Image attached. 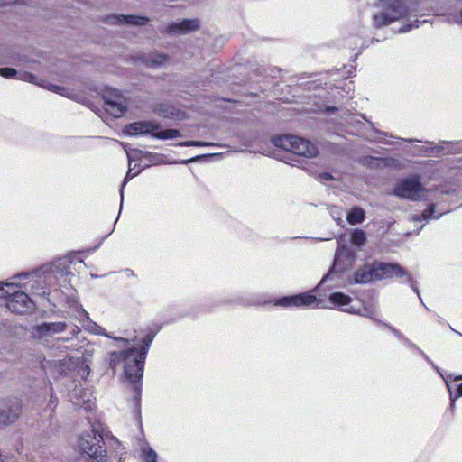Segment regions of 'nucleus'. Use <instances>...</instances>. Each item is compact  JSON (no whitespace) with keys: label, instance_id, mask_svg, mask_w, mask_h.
<instances>
[{"label":"nucleus","instance_id":"obj_1","mask_svg":"<svg viewBox=\"0 0 462 462\" xmlns=\"http://www.w3.org/2000/svg\"><path fill=\"white\" fill-rule=\"evenodd\" d=\"M112 356L111 362H115L116 358L125 363V377L131 383L135 399L138 401L141 395V379L143 374L145 352H139L137 348L132 347L120 353L115 352Z\"/></svg>","mask_w":462,"mask_h":462},{"label":"nucleus","instance_id":"obj_2","mask_svg":"<svg viewBox=\"0 0 462 462\" xmlns=\"http://www.w3.org/2000/svg\"><path fill=\"white\" fill-rule=\"evenodd\" d=\"M407 275L408 280L412 282L411 275L409 274L399 264L374 263L365 264L355 273V283H367L373 280L392 278L394 276Z\"/></svg>","mask_w":462,"mask_h":462},{"label":"nucleus","instance_id":"obj_3","mask_svg":"<svg viewBox=\"0 0 462 462\" xmlns=\"http://www.w3.org/2000/svg\"><path fill=\"white\" fill-rule=\"evenodd\" d=\"M0 298H6V307L14 313L25 314L34 308L30 297L14 282H5V287H0Z\"/></svg>","mask_w":462,"mask_h":462},{"label":"nucleus","instance_id":"obj_4","mask_svg":"<svg viewBox=\"0 0 462 462\" xmlns=\"http://www.w3.org/2000/svg\"><path fill=\"white\" fill-rule=\"evenodd\" d=\"M124 133L127 135L152 134L153 138L161 140L175 139L181 136L177 129L160 130L159 124L152 121H138L126 125Z\"/></svg>","mask_w":462,"mask_h":462},{"label":"nucleus","instance_id":"obj_5","mask_svg":"<svg viewBox=\"0 0 462 462\" xmlns=\"http://www.w3.org/2000/svg\"><path fill=\"white\" fill-rule=\"evenodd\" d=\"M275 146L289 151L296 155L313 158L318 155L317 147L303 138L294 135H282L273 139Z\"/></svg>","mask_w":462,"mask_h":462},{"label":"nucleus","instance_id":"obj_6","mask_svg":"<svg viewBox=\"0 0 462 462\" xmlns=\"http://www.w3.org/2000/svg\"><path fill=\"white\" fill-rule=\"evenodd\" d=\"M393 194L402 199L416 201L425 199L428 197V189L422 186L418 176H411L397 180Z\"/></svg>","mask_w":462,"mask_h":462},{"label":"nucleus","instance_id":"obj_7","mask_svg":"<svg viewBox=\"0 0 462 462\" xmlns=\"http://www.w3.org/2000/svg\"><path fill=\"white\" fill-rule=\"evenodd\" d=\"M382 11L374 15L376 26H383L396 21L406 14V9L400 0H381Z\"/></svg>","mask_w":462,"mask_h":462},{"label":"nucleus","instance_id":"obj_8","mask_svg":"<svg viewBox=\"0 0 462 462\" xmlns=\"http://www.w3.org/2000/svg\"><path fill=\"white\" fill-rule=\"evenodd\" d=\"M105 109L114 117H120L127 107L125 99L116 89L107 91L104 95Z\"/></svg>","mask_w":462,"mask_h":462},{"label":"nucleus","instance_id":"obj_9","mask_svg":"<svg viewBox=\"0 0 462 462\" xmlns=\"http://www.w3.org/2000/svg\"><path fill=\"white\" fill-rule=\"evenodd\" d=\"M101 441L102 436L97 431L90 430L79 437L78 446L81 451L92 457L101 449Z\"/></svg>","mask_w":462,"mask_h":462},{"label":"nucleus","instance_id":"obj_10","mask_svg":"<svg viewBox=\"0 0 462 462\" xmlns=\"http://www.w3.org/2000/svg\"><path fill=\"white\" fill-rule=\"evenodd\" d=\"M149 21L148 17L138 14H113L106 18V22L111 25L125 27H143Z\"/></svg>","mask_w":462,"mask_h":462},{"label":"nucleus","instance_id":"obj_11","mask_svg":"<svg viewBox=\"0 0 462 462\" xmlns=\"http://www.w3.org/2000/svg\"><path fill=\"white\" fill-rule=\"evenodd\" d=\"M67 328L65 322H44L32 328L31 334L33 338L46 340Z\"/></svg>","mask_w":462,"mask_h":462},{"label":"nucleus","instance_id":"obj_12","mask_svg":"<svg viewBox=\"0 0 462 462\" xmlns=\"http://www.w3.org/2000/svg\"><path fill=\"white\" fill-rule=\"evenodd\" d=\"M200 27L198 19H184L180 22H173L165 26L163 32L169 34H186L197 31Z\"/></svg>","mask_w":462,"mask_h":462},{"label":"nucleus","instance_id":"obj_13","mask_svg":"<svg viewBox=\"0 0 462 462\" xmlns=\"http://www.w3.org/2000/svg\"><path fill=\"white\" fill-rule=\"evenodd\" d=\"M317 301L316 296L305 292L290 297H282L276 300L275 305L282 307H308Z\"/></svg>","mask_w":462,"mask_h":462},{"label":"nucleus","instance_id":"obj_14","mask_svg":"<svg viewBox=\"0 0 462 462\" xmlns=\"http://www.w3.org/2000/svg\"><path fill=\"white\" fill-rule=\"evenodd\" d=\"M18 79L24 80V81L32 82V83L41 85L43 88L52 90V91L59 93L62 96L70 97V91L69 89H67L63 87H60V86H56V85L51 84V83H48V84L39 83L35 80V77L31 73H28V72L21 73L19 75Z\"/></svg>","mask_w":462,"mask_h":462},{"label":"nucleus","instance_id":"obj_15","mask_svg":"<svg viewBox=\"0 0 462 462\" xmlns=\"http://www.w3.org/2000/svg\"><path fill=\"white\" fill-rule=\"evenodd\" d=\"M71 399L74 400L76 405L83 406L86 410L91 409L93 398L92 393L83 389H76L71 394Z\"/></svg>","mask_w":462,"mask_h":462},{"label":"nucleus","instance_id":"obj_16","mask_svg":"<svg viewBox=\"0 0 462 462\" xmlns=\"http://www.w3.org/2000/svg\"><path fill=\"white\" fill-rule=\"evenodd\" d=\"M351 297L339 291L333 292L328 296V302L331 303L334 307H337L342 310L350 313L354 312V310L351 308L346 309L345 307L347 306L351 302Z\"/></svg>","mask_w":462,"mask_h":462},{"label":"nucleus","instance_id":"obj_17","mask_svg":"<svg viewBox=\"0 0 462 462\" xmlns=\"http://www.w3.org/2000/svg\"><path fill=\"white\" fill-rule=\"evenodd\" d=\"M20 414V405L14 403L10 406L7 410L0 411V424L8 425L14 422Z\"/></svg>","mask_w":462,"mask_h":462},{"label":"nucleus","instance_id":"obj_18","mask_svg":"<svg viewBox=\"0 0 462 462\" xmlns=\"http://www.w3.org/2000/svg\"><path fill=\"white\" fill-rule=\"evenodd\" d=\"M169 57L164 54L153 53L144 59V63L150 68H159L168 63Z\"/></svg>","mask_w":462,"mask_h":462},{"label":"nucleus","instance_id":"obj_19","mask_svg":"<svg viewBox=\"0 0 462 462\" xmlns=\"http://www.w3.org/2000/svg\"><path fill=\"white\" fill-rule=\"evenodd\" d=\"M80 315L85 317L87 319V323L83 324V326L88 331L96 335L109 337L102 327L98 326L97 323L89 319L88 313L85 310H81Z\"/></svg>","mask_w":462,"mask_h":462},{"label":"nucleus","instance_id":"obj_20","mask_svg":"<svg viewBox=\"0 0 462 462\" xmlns=\"http://www.w3.org/2000/svg\"><path fill=\"white\" fill-rule=\"evenodd\" d=\"M365 218V212L360 208H352L347 216L346 219L349 224L356 225L361 223Z\"/></svg>","mask_w":462,"mask_h":462},{"label":"nucleus","instance_id":"obj_21","mask_svg":"<svg viewBox=\"0 0 462 462\" xmlns=\"http://www.w3.org/2000/svg\"><path fill=\"white\" fill-rule=\"evenodd\" d=\"M141 457L144 462H156L157 454L148 445H144L141 449Z\"/></svg>","mask_w":462,"mask_h":462},{"label":"nucleus","instance_id":"obj_22","mask_svg":"<svg viewBox=\"0 0 462 462\" xmlns=\"http://www.w3.org/2000/svg\"><path fill=\"white\" fill-rule=\"evenodd\" d=\"M435 206L430 205L420 216H414V221L428 220L430 218H439L440 216H434Z\"/></svg>","mask_w":462,"mask_h":462},{"label":"nucleus","instance_id":"obj_23","mask_svg":"<svg viewBox=\"0 0 462 462\" xmlns=\"http://www.w3.org/2000/svg\"><path fill=\"white\" fill-rule=\"evenodd\" d=\"M352 243L356 245H363L365 242V235L361 230H355L352 234Z\"/></svg>","mask_w":462,"mask_h":462},{"label":"nucleus","instance_id":"obj_24","mask_svg":"<svg viewBox=\"0 0 462 462\" xmlns=\"http://www.w3.org/2000/svg\"><path fill=\"white\" fill-rule=\"evenodd\" d=\"M330 214L332 216V217L335 219V221L337 222V225H341L342 222H343V219H342V217H343V212L337 208V207H332L330 208Z\"/></svg>","mask_w":462,"mask_h":462},{"label":"nucleus","instance_id":"obj_25","mask_svg":"<svg viewBox=\"0 0 462 462\" xmlns=\"http://www.w3.org/2000/svg\"><path fill=\"white\" fill-rule=\"evenodd\" d=\"M0 75L4 78H14L17 75V71L12 68H1Z\"/></svg>","mask_w":462,"mask_h":462},{"label":"nucleus","instance_id":"obj_26","mask_svg":"<svg viewBox=\"0 0 462 462\" xmlns=\"http://www.w3.org/2000/svg\"><path fill=\"white\" fill-rule=\"evenodd\" d=\"M179 145L180 146H208L213 145L210 143H205V142H199V141H187L180 143Z\"/></svg>","mask_w":462,"mask_h":462},{"label":"nucleus","instance_id":"obj_27","mask_svg":"<svg viewBox=\"0 0 462 462\" xmlns=\"http://www.w3.org/2000/svg\"><path fill=\"white\" fill-rule=\"evenodd\" d=\"M153 339V336H146L144 338H143V342L145 343L146 346H143L142 350L140 352H147L148 350V347L150 346V344L152 343Z\"/></svg>","mask_w":462,"mask_h":462},{"label":"nucleus","instance_id":"obj_28","mask_svg":"<svg viewBox=\"0 0 462 462\" xmlns=\"http://www.w3.org/2000/svg\"><path fill=\"white\" fill-rule=\"evenodd\" d=\"M132 171H133V168L131 167V161H129V170L127 171L125 180L135 177L140 172V170H137L134 172H132Z\"/></svg>","mask_w":462,"mask_h":462},{"label":"nucleus","instance_id":"obj_29","mask_svg":"<svg viewBox=\"0 0 462 462\" xmlns=\"http://www.w3.org/2000/svg\"><path fill=\"white\" fill-rule=\"evenodd\" d=\"M79 374L85 377L89 374V367L87 365H82L79 368Z\"/></svg>","mask_w":462,"mask_h":462},{"label":"nucleus","instance_id":"obj_30","mask_svg":"<svg viewBox=\"0 0 462 462\" xmlns=\"http://www.w3.org/2000/svg\"><path fill=\"white\" fill-rule=\"evenodd\" d=\"M400 277H404L405 281L411 284V287L413 289V291H416V293H419V291H417V288L415 287V282L412 278H411V281H412V282H411L408 280L407 275H401Z\"/></svg>","mask_w":462,"mask_h":462},{"label":"nucleus","instance_id":"obj_31","mask_svg":"<svg viewBox=\"0 0 462 462\" xmlns=\"http://www.w3.org/2000/svg\"><path fill=\"white\" fill-rule=\"evenodd\" d=\"M458 396H462V383L457 385V393L456 394L455 398L453 399V401L457 398Z\"/></svg>","mask_w":462,"mask_h":462},{"label":"nucleus","instance_id":"obj_32","mask_svg":"<svg viewBox=\"0 0 462 462\" xmlns=\"http://www.w3.org/2000/svg\"><path fill=\"white\" fill-rule=\"evenodd\" d=\"M199 159V157L198 156V157H194V158H192V159H190V160L185 161L184 162H185V163H188V162H196V161H198Z\"/></svg>","mask_w":462,"mask_h":462},{"label":"nucleus","instance_id":"obj_33","mask_svg":"<svg viewBox=\"0 0 462 462\" xmlns=\"http://www.w3.org/2000/svg\"><path fill=\"white\" fill-rule=\"evenodd\" d=\"M116 340L117 341H122V342H125V343H127L128 340L127 339H125V338H122V337H115Z\"/></svg>","mask_w":462,"mask_h":462},{"label":"nucleus","instance_id":"obj_34","mask_svg":"<svg viewBox=\"0 0 462 462\" xmlns=\"http://www.w3.org/2000/svg\"><path fill=\"white\" fill-rule=\"evenodd\" d=\"M324 178H325L326 180H329V179L331 178V175H330V174H328V173H325V174H324Z\"/></svg>","mask_w":462,"mask_h":462},{"label":"nucleus","instance_id":"obj_35","mask_svg":"<svg viewBox=\"0 0 462 462\" xmlns=\"http://www.w3.org/2000/svg\"><path fill=\"white\" fill-rule=\"evenodd\" d=\"M338 258H339V252H338V250H337V252H336V262L338 260Z\"/></svg>","mask_w":462,"mask_h":462},{"label":"nucleus","instance_id":"obj_36","mask_svg":"<svg viewBox=\"0 0 462 462\" xmlns=\"http://www.w3.org/2000/svg\"><path fill=\"white\" fill-rule=\"evenodd\" d=\"M79 331V328L78 327H76V328L74 329V332L78 333Z\"/></svg>","mask_w":462,"mask_h":462},{"label":"nucleus","instance_id":"obj_37","mask_svg":"<svg viewBox=\"0 0 462 462\" xmlns=\"http://www.w3.org/2000/svg\"><path fill=\"white\" fill-rule=\"evenodd\" d=\"M0 287H5V282H0Z\"/></svg>","mask_w":462,"mask_h":462},{"label":"nucleus","instance_id":"obj_38","mask_svg":"<svg viewBox=\"0 0 462 462\" xmlns=\"http://www.w3.org/2000/svg\"><path fill=\"white\" fill-rule=\"evenodd\" d=\"M456 380H462V375L456 378Z\"/></svg>","mask_w":462,"mask_h":462}]
</instances>
